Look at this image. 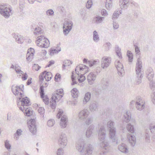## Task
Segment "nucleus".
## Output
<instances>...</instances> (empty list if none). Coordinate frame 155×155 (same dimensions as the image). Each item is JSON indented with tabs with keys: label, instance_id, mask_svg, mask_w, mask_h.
<instances>
[{
	"label": "nucleus",
	"instance_id": "nucleus-1",
	"mask_svg": "<svg viewBox=\"0 0 155 155\" xmlns=\"http://www.w3.org/2000/svg\"><path fill=\"white\" fill-rule=\"evenodd\" d=\"M76 149L83 154L91 155L92 153V146L90 144H86L82 141L79 142L76 145Z\"/></svg>",
	"mask_w": 155,
	"mask_h": 155
},
{
	"label": "nucleus",
	"instance_id": "nucleus-2",
	"mask_svg": "<svg viewBox=\"0 0 155 155\" xmlns=\"http://www.w3.org/2000/svg\"><path fill=\"white\" fill-rule=\"evenodd\" d=\"M142 67V62L140 59L138 58L137 60L136 66V71L137 75V83L139 84L141 82V79L143 78L142 74L141 71Z\"/></svg>",
	"mask_w": 155,
	"mask_h": 155
},
{
	"label": "nucleus",
	"instance_id": "nucleus-3",
	"mask_svg": "<svg viewBox=\"0 0 155 155\" xmlns=\"http://www.w3.org/2000/svg\"><path fill=\"white\" fill-rule=\"evenodd\" d=\"M11 8H8L6 4H2L0 5V14L5 18H8L12 15Z\"/></svg>",
	"mask_w": 155,
	"mask_h": 155
},
{
	"label": "nucleus",
	"instance_id": "nucleus-4",
	"mask_svg": "<svg viewBox=\"0 0 155 155\" xmlns=\"http://www.w3.org/2000/svg\"><path fill=\"white\" fill-rule=\"evenodd\" d=\"M36 43L38 46L44 48H48L50 44L49 40L43 35L39 37Z\"/></svg>",
	"mask_w": 155,
	"mask_h": 155
},
{
	"label": "nucleus",
	"instance_id": "nucleus-5",
	"mask_svg": "<svg viewBox=\"0 0 155 155\" xmlns=\"http://www.w3.org/2000/svg\"><path fill=\"white\" fill-rule=\"evenodd\" d=\"M100 146L101 149L98 150L97 155H106L107 152L109 149L108 142H103L100 143Z\"/></svg>",
	"mask_w": 155,
	"mask_h": 155
},
{
	"label": "nucleus",
	"instance_id": "nucleus-6",
	"mask_svg": "<svg viewBox=\"0 0 155 155\" xmlns=\"http://www.w3.org/2000/svg\"><path fill=\"white\" fill-rule=\"evenodd\" d=\"M28 125L30 131L33 134L36 132V122L34 119H31L28 122Z\"/></svg>",
	"mask_w": 155,
	"mask_h": 155
},
{
	"label": "nucleus",
	"instance_id": "nucleus-7",
	"mask_svg": "<svg viewBox=\"0 0 155 155\" xmlns=\"http://www.w3.org/2000/svg\"><path fill=\"white\" fill-rule=\"evenodd\" d=\"M88 67L87 66L81 64L77 66L75 69V71L76 74L78 76L79 74L82 73V71H83L84 72V74H85L88 71Z\"/></svg>",
	"mask_w": 155,
	"mask_h": 155
},
{
	"label": "nucleus",
	"instance_id": "nucleus-8",
	"mask_svg": "<svg viewBox=\"0 0 155 155\" xmlns=\"http://www.w3.org/2000/svg\"><path fill=\"white\" fill-rule=\"evenodd\" d=\"M105 123L104 125H105ZM105 127L104 126V124H103V126L101 127L98 132V139L100 141H103L101 143L103 142H107L106 141H104L105 139Z\"/></svg>",
	"mask_w": 155,
	"mask_h": 155
},
{
	"label": "nucleus",
	"instance_id": "nucleus-9",
	"mask_svg": "<svg viewBox=\"0 0 155 155\" xmlns=\"http://www.w3.org/2000/svg\"><path fill=\"white\" fill-rule=\"evenodd\" d=\"M58 142L61 147H64L67 145V139L65 134H62L59 136Z\"/></svg>",
	"mask_w": 155,
	"mask_h": 155
},
{
	"label": "nucleus",
	"instance_id": "nucleus-10",
	"mask_svg": "<svg viewBox=\"0 0 155 155\" xmlns=\"http://www.w3.org/2000/svg\"><path fill=\"white\" fill-rule=\"evenodd\" d=\"M115 64L118 71L119 75L122 76L124 73V70L122 64L118 61H116L115 62Z\"/></svg>",
	"mask_w": 155,
	"mask_h": 155
},
{
	"label": "nucleus",
	"instance_id": "nucleus-11",
	"mask_svg": "<svg viewBox=\"0 0 155 155\" xmlns=\"http://www.w3.org/2000/svg\"><path fill=\"white\" fill-rule=\"evenodd\" d=\"M111 59L109 57H103L101 61V67L104 69H106L110 63Z\"/></svg>",
	"mask_w": 155,
	"mask_h": 155
},
{
	"label": "nucleus",
	"instance_id": "nucleus-12",
	"mask_svg": "<svg viewBox=\"0 0 155 155\" xmlns=\"http://www.w3.org/2000/svg\"><path fill=\"white\" fill-rule=\"evenodd\" d=\"M19 101L21 102V105L23 107V108L30 105V100L27 97H23L22 98L19 97Z\"/></svg>",
	"mask_w": 155,
	"mask_h": 155
},
{
	"label": "nucleus",
	"instance_id": "nucleus-13",
	"mask_svg": "<svg viewBox=\"0 0 155 155\" xmlns=\"http://www.w3.org/2000/svg\"><path fill=\"white\" fill-rule=\"evenodd\" d=\"M89 114V112L87 109H84L80 112L78 116L81 120H84L87 117Z\"/></svg>",
	"mask_w": 155,
	"mask_h": 155
},
{
	"label": "nucleus",
	"instance_id": "nucleus-14",
	"mask_svg": "<svg viewBox=\"0 0 155 155\" xmlns=\"http://www.w3.org/2000/svg\"><path fill=\"white\" fill-rule=\"evenodd\" d=\"M127 138L131 145L132 146H134L135 145L136 140L135 136L134 135L128 134Z\"/></svg>",
	"mask_w": 155,
	"mask_h": 155
},
{
	"label": "nucleus",
	"instance_id": "nucleus-15",
	"mask_svg": "<svg viewBox=\"0 0 155 155\" xmlns=\"http://www.w3.org/2000/svg\"><path fill=\"white\" fill-rule=\"evenodd\" d=\"M129 0H120L119 5L121 9H126L129 5Z\"/></svg>",
	"mask_w": 155,
	"mask_h": 155
},
{
	"label": "nucleus",
	"instance_id": "nucleus-16",
	"mask_svg": "<svg viewBox=\"0 0 155 155\" xmlns=\"http://www.w3.org/2000/svg\"><path fill=\"white\" fill-rule=\"evenodd\" d=\"M118 149L120 151L124 153H127L128 152L127 146L124 143L119 145L118 146Z\"/></svg>",
	"mask_w": 155,
	"mask_h": 155
},
{
	"label": "nucleus",
	"instance_id": "nucleus-17",
	"mask_svg": "<svg viewBox=\"0 0 155 155\" xmlns=\"http://www.w3.org/2000/svg\"><path fill=\"white\" fill-rule=\"evenodd\" d=\"M68 121L67 118L65 115H63L61 117L60 123V126L62 128H64L67 126Z\"/></svg>",
	"mask_w": 155,
	"mask_h": 155
},
{
	"label": "nucleus",
	"instance_id": "nucleus-18",
	"mask_svg": "<svg viewBox=\"0 0 155 155\" xmlns=\"http://www.w3.org/2000/svg\"><path fill=\"white\" fill-rule=\"evenodd\" d=\"M96 75L93 73H91L87 77V79L89 83L91 84L92 81H94L96 78Z\"/></svg>",
	"mask_w": 155,
	"mask_h": 155
},
{
	"label": "nucleus",
	"instance_id": "nucleus-19",
	"mask_svg": "<svg viewBox=\"0 0 155 155\" xmlns=\"http://www.w3.org/2000/svg\"><path fill=\"white\" fill-rule=\"evenodd\" d=\"M98 107V104L95 101L91 102L89 107L90 111L92 112L97 110Z\"/></svg>",
	"mask_w": 155,
	"mask_h": 155
},
{
	"label": "nucleus",
	"instance_id": "nucleus-20",
	"mask_svg": "<svg viewBox=\"0 0 155 155\" xmlns=\"http://www.w3.org/2000/svg\"><path fill=\"white\" fill-rule=\"evenodd\" d=\"M115 128L109 130V136L110 138L112 140L113 142H115L117 140L115 136Z\"/></svg>",
	"mask_w": 155,
	"mask_h": 155
},
{
	"label": "nucleus",
	"instance_id": "nucleus-21",
	"mask_svg": "<svg viewBox=\"0 0 155 155\" xmlns=\"http://www.w3.org/2000/svg\"><path fill=\"white\" fill-rule=\"evenodd\" d=\"M19 107L20 110L25 113V115L26 116H30L31 114V110L30 107H26V108H23L21 106Z\"/></svg>",
	"mask_w": 155,
	"mask_h": 155
},
{
	"label": "nucleus",
	"instance_id": "nucleus-22",
	"mask_svg": "<svg viewBox=\"0 0 155 155\" xmlns=\"http://www.w3.org/2000/svg\"><path fill=\"white\" fill-rule=\"evenodd\" d=\"M94 128V126L93 125H91L87 129L86 133V136L87 137L89 138L91 137L93 133Z\"/></svg>",
	"mask_w": 155,
	"mask_h": 155
},
{
	"label": "nucleus",
	"instance_id": "nucleus-23",
	"mask_svg": "<svg viewBox=\"0 0 155 155\" xmlns=\"http://www.w3.org/2000/svg\"><path fill=\"white\" fill-rule=\"evenodd\" d=\"M11 90L14 94L15 96L18 95L19 93V91H21V87L17 85L14 87V85H12V87Z\"/></svg>",
	"mask_w": 155,
	"mask_h": 155
},
{
	"label": "nucleus",
	"instance_id": "nucleus-24",
	"mask_svg": "<svg viewBox=\"0 0 155 155\" xmlns=\"http://www.w3.org/2000/svg\"><path fill=\"white\" fill-rule=\"evenodd\" d=\"M42 74H44L45 78L47 81H50L52 78V74L50 72L45 71L42 72Z\"/></svg>",
	"mask_w": 155,
	"mask_h": 155
},
{
	"label": "nucleus",
	"instance_id": "nucleus-25",
	"mask_svg": "<svg viewBox=\"0 0 155 155\" xmlns=\"http://www.w3.org/2000/svg\"><path fill=\"white\" fill-rule=\"evenodd\" d=\"M101 82L102 88L104 89H105L107 88L109 85V80L108 79L103 78Z\"/></svg>",
	"mask_w": 155,
	"mask_h": 155
},
{
	"label": "nucleus",
	"instance_id": "nucleus-26",
	"mask_svg": "<svg viewBox=\"0 0 155 155\" xmlns=\"http://www.w3.org/2000/svg\"><path fill=\"white\" fill-rule=\"evenodd\" d=\"M91 95V93L89 92H87L85 94L83 100V102L84 104H86L90 100Z\"/></svg>",
	"mask_w": 155,
	"mask_h": 155
},
{
	"label": "nucleus",
	"instance_id": "nucleus-27",
	"mask_svg": "<svg viewBox=\"0 0 155 155\" xmlns=\"http://www.w3.org/2000/svg\"><path fill=\"white\" fill-rule=\"evenodd\" d=\"M63 97V94H58L57 93H54L53 96H52L51 98L52 100H54L56 101V100H60Z\"/></svg>",
	"mask_w": 155,
	"mask_h": 155
},
{
	"label": "nucleus",
	"instance_id": "nucleus-28",
	"mask_svg": "<svg viewBox=\"0 0 155 155\" xmlns=\"http://www.w3.org/2000/svg\"><path fill=\"white\" fill-rule=\"evenodd\" d=\"M61 50V48H60L59 49L56 50L55 48H51L50 49L49 53L50 55L51 56H53L54 54H58Z\"/></svg>",
	"mask_w": 155,
	"mask_h": 155
},
{
	"label": "nucleus",
	"instance_id": "nucleus-29",
	"mask_svg": "<svg viewBox=\"0 0 155 155\" xmlns=\"http://www.w3.org/2000/svg\"><path fill=\"white\" fill-rule=\"evenodd\" d=\"M104 18L98 15H97L95 18V23L97 24L101 23L104 20Z\"/></svg>",
	"mask_w": 155,
	"mask_h": 155
},
{
	"label": "nucleus",
	"instance_id": "nucleus-30",
	"mask_svg": "<svg viewBox=\"0 0 155 155\" xmlns=\"http://www.w3.org/2000/svg\"><path fill=\"white\" fill-rule=\"evenodd\" d=\"M71 92L72 96L74 98H77L78 97L79 92L76 88H74Z\"/></svg>",
	"mask_w": 155,
	"mask_h": 155
},
{
	"label": "nucleus",
	"instance_id": "nucleus-31",
	"mask_svg": "<svg viewBox=\"0 0 155 155\" xmlns=\"http://www.w3.org/2000/svg\"><path fill=\"white\" fill-rule=\"evenodd\" d=\"M44 30L42 29L41 27L38 25L37 26L36 31L34 32V34L36 35H39L42 34Z\"/></svg>",
	"mask_w": 155,
	"mask_h": 155
},
{
	"label": "nucleus",
	"instance_id": "nucleus-32",
	"mask_svg": "<svg viewBox=\"0 0 155 155\" xmlns=\"http://www.w3.org/2000/svg\"><path fill=\"white\" fill-rule=\"evenodd\" d=\"M93 39L94 41L96 42H98L99 41V37L98 33L96 31H94L93 32Z\"/></svg>",
	"mask_w": 155,
	"mask_h": 155
},
{
	"label": "nucleus",
	"instance_id": "nucleus-33",
	"mask_svg": "<svg viewBox=\"0 0 155 155\" xmlns=\"http://www.w3.org/2000/svg\"><path fill=\"white\" fill-rule=\"evenodd\" d=\"M63 28L64 34V35L66 36L68 34L72 29L71 27L69 28L64 25L63 26Z\"/></svg>",
	"mask_w": 155,
	"mask_h": 155
},
{
	"label": "nucleus",
	"instance_id": "nucleus-34",
	"mask_svg": "<svg viewBox=\"0 0 155 155\" xmlns=\"http://www.w3.org/2000/svg\"><path fill=\"white\" fill-rule=\"evenodd\" d=\"M125 121L127 123L129 122L131 118V114L130 112L127 111L125 114L124 115Z\"/></svg>",
	"mask_w": 155,
	"mask_h": 155
},
{
	"label": "nucleus",
	"instance_id": "nucleus-35",
	"mask_svg": "<svg viewBox=\"0 0 155 155\" xmlns=\"http://www.w3.org/2000/svg\"><path fill=\"white\" fill-rule=\"evenodd\" d=\"M127 128L128 131L131 133H134V126L131 124H128L127 126Z\"/></svg>",
	"mask_w": 155,
	"mask_h": 155
},
{
	"label": "nucleus",
	"instance_id": "nucleus-36",
	"mask_svg": "<svg viewBox=\"0 0 155 155\" xmlns=\"http://www.w3.org/2000/svg\"><path fill=\"white\" fill-rule=\"evenodd\" d=\"M121 13V10L115 11L113 15L112 19H113L117 18L119 15Z\"/></svg>",
	"mask_w": 155,
	"mask_h": 155
},
{
	"label": "nucleus",
	"instance_id": "nucleus-37",
	"mask_svg": "<svg viewBox=\"0 0 155 155\" xmlns=\"http://www.w3.org/2000/svg\"><path fill=\"white\" fill-rule=\"evenodd\" d=\"M136 108L138 110H142L144 107V103L143 102V103L139 102L138 103H136Z\"/></svg>",
	"mask_w": 155,
	"mask_h": 155
},
{
	"label": "nucleus",
	"instance_id": "nucleus-38",
	"mask_svg": "<svg viewBox=\"0 0 155 155\" xmlns=\"http://www.w3.org/2000/svg\"><path fill=\"white\" fill-rule=\"evenodd\" d=\"M112 0H106L105 7L107 9H109L112 6Z\"/></svg>",
	"mask_w": 155,
	"mask_h": 155
},
{
	"label": "nucleus",
	"instance_id": "nucleus-39",
	"mask_svg": "<svg viewBox=\"0 0 155 155\" xmlns=\"http://www.w3.org/2000/svg\"><path fill=\"white\" fill-rule=\"evenodd\" d=\"M127 56L128 58L129 61L130 62H132L133 58V55L132 53L130 51H128L127 52Z\"/></svg>",
	"mask_w": 155,
	"mask_h": 155
},
{
	"label": "nucleus",
	"instance_id": "nucleus-40",
	"mask_svg": "<svg viewBox=\"0 0 155 155\" xmlns=\"http://www.w3.org/2000/svg\"><path fill=\"white\" fill-rule=\"evenodd\" d=\"M73 25V23L72 21H65L63 25L69 28L71 27L72 28V27Z\"/></svg>",
	"mask_w": 155,
	"mask_h": 155
},
{
	"label": "nucleus",
	"instance_id": "nucleus-41",
	"mask_svg": "<svg viewBox=\"0 0 155 155\" xmlns=\"http://www.w3.org/2000/svg\"><path fill=\"white\" fill-rule=\"evenodd\" d=\"M72 63V62L68 60H65L64 61V64L62 65V68L65 69L66 66H69Z\"/></svg>",
	"mask_w": 155,
	"mask_h": 155
},
{
	"label": "nucleus",
	"instance_id": "nucleus-42",
	"mask_svg": "<svg viewBox=\"0 0 155 155\" xmlns=\"http://www.w3.org/2000/svg\"><path fill=\"white\" fill-rule=\"evenodd\" d=\"M42 83H41V86L39 89V93L41 97H42L43 96L45 95L44 87L43 85H41Z\"/></svg>",
	"mask_w": 155,
	"mask_h": 155
},
{
	"label": "nucleus",
	"instance_id": "nucleus-43",
	"mask_svg": "<svg viewBox=\"0 0 155 155\" xmlns=\"http://www.w3.org/2000/svg\"><path fill=\"white\" fill-rule=\"evenodd\" d=\"M83 73L82 72V73L80 74V76L78 77V81L80 83H81L84 81L85 80V77Z\"/></svg>",
	"mask_w": 155,
	"mask_h": 155
},
{
	"label": "nucleus",
	"instance_id": "nucleus-44",
	"mask_svg": "<svg viewBox=\"0 0 155 155\" xmlns=\"http://www.w3.org/2000/svg\"><path fill=\"white\" fill-rule=\"evenodd\" d=\"M114 123L112 121L110 120L108 121L107 124V127L109 129V130L110 129H113V128H115L114 127Z\"/></svg>",
	"mask_w": 155,
	"mask_h": 155
},
{
	"label": "nucleus",
	"instance_id": "nucleus-45",
	"mask_svg": "<svg viewBox=\"0 0 155 155\" xmlns=\"http://www.w3.org/2000/svg\"><path fill=\"white\" fill-rule=\"evenodd\" d=\"M24 39L23 37L21 35L18 36V39H17L15 41L16 42L18 43L22 44L24 41Z\"/></svg>",
	"mask_w": 155,
	"mask_h": 155
},
{
	"label": "nucleus",
	"instance_id": "nucleus-46",
	"mask_svg": "<svg viewBox=\"0 0 155 155\" xmlns=\"http://www.w3.org/2000/svg\"><path fill=\"white\" fill-rule=\"evenodd\" d=\"M99 63V61L97 60H90L88 61V64L90 67H92L95 64Z\"/></svg>",
	"mask_w": 155,
	"mask_h": 155
},
{
	"label": "nucleus",
	"instance_id": "nucleus-47",
	"mask_svg": "<svg viewBox=\"0 0 155 155\" xmlns=\"http://www.w3.org/2000/svg\"><path fill=\"white\" fill-rule=\"evenodd\" d=\"M34 55L30 53H27L26 54V59L29 61H32Z\"/></svg>",
	"mask_w": 155,
	"mask_h": 155
},
{
	"label": "nucleus",
	"instance_id": "nucleus-48",
	"mask_svg": "<svg viewBox=\"0 0 155 155\" xmlns=\"http://www.w3.org/2000/svg\"><path fill=\"white\" fill-rule=\"evenodd\" d=\"M116 52L117 55L120 58H122V56L120 52V48L118 47L116 48Z\"/></svg>",
	"mask_w": 155,
	"mask_h": 155
},
{
	"label": "nucleus",
	"instance_id": "nucleus-49",
	"mask_svg": "<svg viewBox=\"0 0 155 155\" xmlns=\"http://www.w3.org/2000/svg\"><path fill=\"white\" fill-rule=\"evenodd\" d=\"M43 99V102L46 104H48L49 103V98L47 95H44L42 97H41Z\"/></svg>",
	"mask_w": 155,
	"mask_h": 155
},
{
	"label": "nucleus",
	"instance_id": "nucleus-50",
	"mask_svg": "<svg viewBox=\"0 0 155 155\" xmlns=\"http://www.w3.org/2000/svg\"><path fill=\"white\" fill-rule=\"evenodd\" d=\"M93 5L92 1V0H88L86 5V8L89 9Z\"/></svg>",
	"mask_w": 155,
	"mask_h": 155
},
{
	"label": "nucleus",
	"instance_id": "nucleus-51",
	"mask_svg": "<svg viewBox=\"0 0 155 155\" xmlns=\"http://www.w3.org/2000/svg\"><path fill=\"white\" fill-rule=\"evenodd\" d=\"M146 74H150V75L152 77L153 75H154V73L153 71V69L151 68H149L146 72Z\"/></svg>",
	"mask_w": 155,
	"mask_h": 155
},
{
	"label": "nucleus",
	"instance_id": "nucleus-52",
	"mask_svg": "<svg viewBox=\"0 0 155 155\" xmlns=\"http://www.w3.org/2000/svg\"><path fill=\"white\" fill-rule=\"evenodd\" d=\"M145 137L146 141L147 143L150 142V136L148 133L146 132L145 133Z\"/></svg>",
	"mask_w": 155,
	"mask_h": 155
},
{
	"label": "nucleus",
	"instance_id": "nucleus-53",
	"mask_svg": "<svg viewBox=\"0 0 155 155\" xmlns=\"http://www.w3.org/2000/svg\"><path fill=\"white\" fill-rule=\"evenodd\" d=\"M71 78L72 81V82L71 84L72 85H74L77 83V82L76 81L75 77L74 76V71L72 72V75H71Z\"/></svg>",
	"mask_w": 155,
	"mask_h": 155
},
{
	"label": "nucleus",
	"instance_id": "nucleus-54",
	"mask_svg": "<svg viewBox=\"0 0 155 155\" xmlns=\"http://www.w3.org/2000/svg\"><path fill=\"white\" fill-rule=\"evenodd\" d=\"M54 124V120H48L47 123V125L49 127H52Z\"/></svg>",
	"mask_w": 155,
	"mask_h": 155
},
{
	"label": "nucleus",
	"instance_id": "nucleus-55",
	"mask_svg": "<svg viewBox=\"0 0 155 155\" xmlns=\"http://www.w3.org/2000/svg\"><path fill=\"white\" fill-rule=\"evenodd\" d=\"M56 101L54 100H52L50 102V106L51 108L54 109H55L56 106Z\"/></svg>",
	"mask_w": 155,
	"mask_h": 155
},
{
	"label": "nucleus",
	"instance_id": "nucleus-56",
	"mask_svg": "<svg viewBox=\"0 0 155 155\" xmlns=\"http://www.w3.org/2000/svg\"><path fill=\"white\" fill-rule=\"evenodd\" d=\"M5 147L7 149H10L11 147V145L10 144L9 141L6 140L5 142Z\"/></svg>",
	"mask_w": 155,
	"mask_h": 155
},
{
	"label": "nucleus",
	"instance_id": "nucleus-57",
	"mask_svg": "<svg viewBox=\"0 0 155 155\" xmlns=\"http://www.w3.org/2000/svg\"><path fill=\"white\" fill-rule=\"evenodd\" d=\"M38 25H36L35 24H33L31 25V30L33 31V33L35 32L36 31V30L37 29V26Z\"/></svg>",
	"mask_w": 155,
	"mask_h": 155
},
{
	"label": "nucleus",
	"instance_id": "nucleus-58",
	"mask_svg": "<svg viewBox=\"0 0 155 155\" xmlns=\"http://www.w3.org/2000/svg\"><path fill=\"white\" fill-rule=\"evenodd\" d=\"M104 45L106 47L105 50L106 51H108L111 48V45L110 43L108 42L104 44Z\"/></svg>",
	"mask_w": 155,
	"mask_h": 155
},
{
	"label": "nucleus",
	"instance_id": "nucleus-59",
	"mask_svg": "<svg viewBox=\"0 0 155 155\" xmlns=\"http://www.w3.org/2000/svg\"><path fill=\"white\" fill-rule=\"evenodd\" d=\"M134 46L135 47V52L137 54H139L140 52L139 48L137 46L136 44L134 45Z\"/></svg>",
	"mask_w": 155,
	"mask_h": 155
},
{
	"label": "nucleus",
	"instance_id": "nucleus-60",
	"mask_svg": "<svg viewBox=\"0 0 155 155\" xmlns=\"http://www.w3.org/2000/svg\"><path fill=\"white\" fill-rule=\"evenodd\" d=\"M63 150L62 148H59L57 152V155H63Z\"/></svg>",
	"mask_w": 155,
	"mask_h": 155
},
{
	"label": "nucleus",
	"instance_id": "nucleus-61",
	"mask_svg": "<svg viewBox=\"0 0 155 155\" xmlns=\"http://www.w3.org/2000/svg\"><path fill=\"white\" fill-rule=\"evenodd\" d=\"M54 12L51 9H49L46 11V14L48 15L51 16L54 15Z\"/></svg>",
	"mask_w": 155,
	"mask_h": 155
},
{
	"label": "nucleus",
	"instance_id": "nucleus-62",
	"mask_svg": "<svg viewBox=\"0 0 155 155\" xmlns=\"http://www.w3.org/2000/svg\"><path fill=\"white\" fill-rule=\"evenodd\" d=\"M92 121L93 118L91 117H89L86 121L85 123L86 124L89 125L92 122Z\"/></svg>",
	"mask_w": 155,
	"mask_h": 155
},
{
	"label": "nucleus",
	"instance_id": "nucleus-63",
	"mask_svg": "<svg viewBox=\"0 0 155 155\" xmlns=\"http://www.w3.org/2000/svg\"><path fill=\"white\" fill-rule=\"evenodd\" d=\"M150 88L152 90H153L155 88V82L153 81H151L150 84Z\"/></svg>",
	"mask_w": 155,
	"mask_h": 155
},
{
	"label": "nucleus",
	"instance_id": "nucleus-64",
	"mask_svg": "<svg viewBox=\"0 0 155 155\" xmlns=\"http://www.w3.org/2000/svg\"><path fill=\"white\" fill-rule=\"evenodd\" d=\"M150 129L151 132L154 134H155V126L150 125Z\"/></svg>",
	"mask_w": 155,
	"mask_h": 155
}]
</instances>
